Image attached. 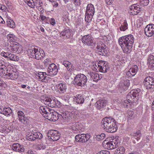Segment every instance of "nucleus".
<instances>
[{"mask_svg":"<svg viewBox=\"0 0 154 154\" xmlns=\"http://www.w3.org/2000/svg\"><path fill=\"white\" fill-rule=\"evenodd\" d=\"M71 107L67 105L62 106L59 109V113L51 109L48 114L46 115V118L51 121L55 122L60 117L62 118L65 122H70L71 119L76 118L75 112L70 109Z\"/></svg>","mask_w":154,"mask_h":154,"instance_id":"f257e3e1","label":"nucleus"},{"mask_svg":"<svg viewBox=\"0 0 154 154\" xmlns=\"http://www.w3.org/2000/svg\"><path fill=\"white\" fill-rule=\"evenodd\" d=\"M134 38L133 35L129 34L119 38L118 43L123 52L130 53L132 49Z\"/></svg>","mask_w":154,"mask_h":154,"instance_id":"f03ea898","label":"nucleus"},{"mask_svg":"<svg viewBox=\"0 0 154 154\" xmlns=\"http://www.w3.org/2000/svg\"><path fill=\"white\" fill-rule=\"evenodd\" d=\"M116 120L111 117H105L101 121V125L103 129L106 132L113 133L118 129Z\"/></svg>","mask_w":154,"mask_h":154,"instance_id":"7ed1b4c3","label":"nucleus"},{"mask_svg":"<svg viewBox=\"0 0 154 154\" xmlns=\"http://www.w3.org/2000/svg\"><path fill=\"white\" fill-rule=\"evenodd\" d=\"M27 51L30 57L37 60L41 59L45 56V54L43 50L39 49L38 50L34 47L29 48Z\"/></svg>","mask_w":154,"mask_h":154,"instance_id":"20e7f679","label":"nucleus"},{"mask_svg":"<svg viewBox=\"0 0 154 154\" xmlns=\"http://www.w3.org/2000/svg\"><path fill=\"white\" fill-rule=\"evenodd\" d=\"M87 79L83 74H79L76 75L74 78L73 83L76 87L84 86L86 85Z\"/></svg>","mask_w":154,"mask_h":154,"instance_id":"39448f33","label":"nucleus"},{"mask_svg":"<svg viewBox=\"0 0 154 154\" xmlns=\"http://www.w3.org/2000/svg\"><path fill=\"white\" fill-rule=\"evenodd\" d=\"M94 70L97 72L106 73L109 71V68L107 62L103 60H100L93 65Z\"/></svg>","mask_w":154,"mask_h":154,"instance_id":"423d86ee","label":"nucleus"},{"mask_svg":"<svg viewBox=\"0 0 154 154\" xmlns=\"http://www.w3.org/2000/svg\"><path fill=\"white\" fill-rule=\"evenodd\" d=\"M94 5L91 4H88L87 7L85 14V19L88 23L90 22L92 20L94 13Z\"/></svg>","mask_w":154,"mask_h":154,"instance_id":"0eeeda50","label":"nucleus"},{"mask_svg":"<svg viewBox=\"0 0 154 154\" xmlns=\"http://www.w3.org/2000/svg\"><path fill=\"white\" fill-rule=\"evenodd\" d=\"M82 41L85 45L94 47L95 46L96 42L94 38L89 34L83 36L82 38Z\"/></svg>","mask_w":154,"mask_h":154,"instance_id":"6e6552de","label":"nucleus"},{"mask_svg":"<svg viewBox=\"0 0 154 154\" xmlns=\"http://www.w3.org/2000/svg\"><path fill=\"white\" fill-rule=\"evenodd\" d=\"M31 134L26 136L27 140L30 141H34L36 139H41L43 136L41 133L37 131V130L33 128L31 131Z\"/></svg>","mask_w":154,"mask_h":154,"instance_id":"1a4fd4ad","label":"nucleus"},{"mask_svg":"<svg viewBox=\"0 0 154 154\" xmlns=\"http://www.w3.org/2000/svg\"><path fill=\"white\" fill-rule=\"evenodd\" d=\"M144 83L147 90H154V78L150 76H147L144 79Z\"/></svg>","mask_w":154,"mask_h":154,"instance_id":"9d476101","label":"nucleus"},{"mask_svg":"<svg viewBox=\"0 0 154 154\" xmlns=\"http://www.w3.org/2000/svg\"><path fill=\"white\" fill-rule=\"evenodd\" d=\"M91 137L90 134H77L75 136L76 141L82 143H85L87 142Z\"/></svg>","mask_w":154,"mask_h":154,"instance_id":"9b49d317","label":"nucleus"},{"mask_svg":"<svg viewBox=\"0 0 154 154\" xmlns=\"http://www.w3.org/2000/svg\"><path fill=\"white\" fill-rule=\"evenodd\" d=\"M17 115L20 122L25 125L29 124L31 119L30 117H26L23 112L20 110L18 111Z\"/></svg>","mask_w":154,"mask_h":154,"instance_id":"f8f14e48","label":"nucleus"},{"mask_svg":"<svg viewBox=\"0 0 154 154\" xmlns=\"http://www.w3.org/2000/svg\"><path fill=\"white\" fill-rule=\"evenodd\" d=\"M129 85L130 82L129 80L126 79L124 77L122 78L119 84V91L120 92H122V91H125L127 90L128 89Z\"/></svg>","mask_w":154,"mask_h":154,"instance_id":"ddd939ff","label":"nucleus"},{"mask_svg":"<svg viewBox=\"0 0 154 154\" xmlns=\"http://www.w3.org/2000/svg\"><path fill=\"white\" fill-rule=\"evenodd\" d=\"M60 134L57 130H51L48 133V136L49 139L51 138L53 141H57L59 139Z\"/></svg>","mask_w":154,"mask_h":154,"instance_id":"4468645a","label":"nucleus"},{"mask_svg":"<svg viewBox=\"0 0 154 154\" xmlns=\"http://www.w3.org/2000/svg\"><path fill=\"white\" fill-rule=\"evenodd\" d=\"M104 44H102L100 42L97 43L96 49L97 53L102 56H105L106 55L107 50L104 48Z\"/></svg>","mask_w":154,"mask_h":154,"instance_id":"2eb2a0df","label":"nucleus"},{"mask_svg":"<svg viewBox=\"0 0 154 154\" xmlns=\"http://www.w3.org/2000/svg\"><path fill=\"white\" fill-rule=\"evenodd\" d=\"M119 144V142L115 138L112 139V141L107 142L104 147L108 149H112L116 147Z\"/></svg>","mask_w":154,"mask_h":154,"instance_id":"dca6fc26","label":"nucleus"},{"mask_svg":"<svg viewBox=\"0 0 154 154\" xmlns=\"http://www.w3.org/2000/svg\"><path fill=\"white\" fill-rule=\"evenodd\" d=\"M145 34L146 36L150 37L154 34V24H149L147 25L144 29Z\"/></svg>","mask_w":154,"mask_h":154,"instance_id":"f3484780","label":"nucleus"},{"mask_svg":"<svg viewBox=\"0 0 154 154\" xmlns=\"http://www.w3.org/2000/svg\"><path fill=\"white\" fill-rule=\"evenodd\" d=\"M129 12L132 15H136L141 10V7L137 4H133L130 6Z\"/></svg>","mask_w":154,"mask_h":154,"instance_id":"a211bd4d","label":"nucleus"},{"mask_svg":"<svg viewBox=\"0 0 154 154\" xmlns=\"http://www.w3.org/2000/svg\"><path fill=\"white\" fill-rule=\"evenodd\" d=\"M58 69L57 66L54 63H52L48 66L47 71L51 76L56 75L58 72Z\"/></svg>","mask_w":154,"mask_h":154,"instance_id":"6ab92c4d","label":"nucleus"},{"mask_svg":"<svg viewBox=\"0 0 154 154\" xmlns=\"http://www.w3.org/2000/svg\"><path fill=\"white\" fill-rule=\"evenodd\" d=\"M37 78L39 81L44 82H47L49 79V78L47 76L45 72H38L36 73Z\"/></svg>","mask_w":154,"mask_h":154,"instance_id":"aec40b11","label":"nucleus"},{"mask_svg":"<svg viewBox=\"0 0 154 154\" xmlns=\"http://www.w3.org/2000/svg\"><path fill=\"white\" fill-rule=\"evenodd\" d=\"M0 113L8 116L12 113V111L10 107H6L5 106H0Z\"/></svg>","mask_w":154,"mask_h":154,"instance_id":"412c9836","label":"nucleus"},{"mask_svg":"<svg viewBox=\"0 0 154 154\" xmlns=\"http://www.w3.org/2000/svg\"><path fill=\"white\" fill-rule=\"evenodd\" d=\"M71 127L72 131L75 133H80L81 131L82 125L78 122L72 123Z\"/></svg>","mask_w":154,"mask_h":154,"instance_id":"4be33fe9","label":"nucleus"},{"mask_svg":"<svg viewBox=\"0 0 154 154\" xmlns=\"http://www.w3.org/2000/svg\"><path fill=\"white\" fill-rule=\"evenodd\" d=\"M107 103V101L102 98L97 101L95 104L97 108L100 110H102V109L105 107Z\"/></svg>","mask_w":154,"mask_h":154,"instance_id":"5701e85b","label":"nucleus"},{"mask_svg":"<svg viewBox=\"0 0 154 154\" xmlns=\"http://www.w3.org/2000/svg\"><path fill=\"white\" fill-rule=\"evenodd\" d=\"M143 91H141L140 89L138 88L131 90L127 96H141L143 95Z\"/></svg>","mask_w":154,"mask_h":154,"instance_id":"b1692460","label":"nucleus"},{"mask_svg":"<svg viewBox=\"0 0 154 154\" xmlns=\"http://www.w3.org/2000/svg\"><path fill=\"white\" fill-rule=\"evenodd\" d=\"M51 109L45 106H41L39 108V111L43 116L46 118V115L48 114Z\"/></svg>","mask_w":154,"mask_h":154,"instance_id":"393cba45","label":"nucleus"},{"mask_svg":"<svg viewBox=\"0 0 154 154\" xmlns=\"http://www.w3.org/2000/svg\"><path fill=\"white\" fill-rule=\"evenodd\" d=\"M57 91L60 93L65 92L66 89V86L65 83H61L57 84L56 85Z\"/></svg>","mask_w":154,"mask_h":154,"instance_id":"a878e982","label":"nucleus"},{"mask_svg":"<svg viewBox=\"0 0 154 154\" xmlns=\"http://www.w3.org/2000/svg\"><path fill=\"white\" fill-rule=\"evenodd\" d=\"M138 66L137 65L133 66L126 73V75L128 77H131L134 76L137 72Z\"/></svg>","mask_w":154,"mask_h":154,"instance_id":"bb28decb","label":"nucleus"},{"mask_svg":"<svg viewBox=\"0 0 154 154\" xmlns=\"http://www.w3.org/2000/svg\"><path fill=\"white\" fill-rule=\"evenodd\" d=\"M147 64L150 69H154V56L150 54L148 57Z\"/></svg>","mask_w":154,"mask_h":154,"instance_id":"cd10ccee","label":"nucleus"},{"mask_svg":"<svg viewBox=\"0 0 154 154\" xmlns=\"http://www.w3.org/2000/svg\"><path fill=\"white\" fill-rule=\"evenodd\" d=\"M130 97L132 99L131 100L129 99H126V100H125L124 102H123V104L125 108H128V105H129V104L132 102L133 103H136L138 100L137 98H136L137 97Z\"/></svg>","mask_w":154,"mask_h":154,"instance_id":"c85d7f7f","label":"nucleus"},{"mask_svg":"<svg viewBox=\"0 0 154 154\" xmlns=\"http://www.w3.org/2000/svg\"><path fill=\"white\" fill-rule=\"evenodd\" d=\"M88 75L90 76L91 80L95 82L97 81L101 78V76H100L98 74L95 72H89Z\"/></svg>","mask_w":154,"mask_h":154,"instance_id":"c756f323","label":"nucleus"},{"mask_svg":"<svg viewBox=\"0 0 154 154\" xmlns=\"http://www.w3.org/2000/svg\"><path fill=\"white\" fill-rule=\"evenodd\" d=\"M71 31L70 29H64L61 32L60 36L63 37V38L66 39L69 38L71 35Z\"/></svg>","mask_w":154,"mask_h":154,"instance_id":"7c9ffc66","label":"nucleus"},{"mask_svg":"<svg viewBox=\"0 0 154 154\" xmlns=\"http://www.w3.org/2000/svg\"><path fill=\"white\" fill-rule=\"evenodd\" d=\"M5 76L9 79L15 80L17 79L18 77V73L17 72L12 71L9 73L6 74Z\"/></svg>","mask_w":154,"mask_h":154,"instance_id":"2f4dec72","label":"nucleus"},{"mask_svg":"<svg viewBox=\"0 0 154 154\" xmlns=\"http://www.w3.org/2000/svg\"><path fill=\"white\" fill-rule=\"evenodd\" d=\"M45 104L48 105L49 106L51 107H55V98L51 100L50 98H48L49 97H45Z\"/></svg>","mask_w":154,"mask_h":154,"instance_id":"473e14b6","label":"nucleus"},{"mask_svg":"<svg viewBox=\"0 0 154 154\" xmlns=\"http://www.w3.org/2000/svg\"><path fill=\"white\" fill-rule=\"evenodd\" d=\"M62 64L66 68L68 71H72L74 69V66L72 64L67 60H64L62 62Z\"/></svg>","mask_w":154,"mask_h":154,"instance_id":"72a5a7b5","label":"nucleus"},{"mask_svg":"<svg viewBox=\"0 0 154 154\" xmlns=\"http://www.w3.org/2000/svg\"><path fill=\"white\" fill-rule=\"evenodd\" d=\"M131 135L132 138L138 140L140 139L142 135L140 130H138L135 133H131Z\"/></svg>","mask_w":154,"mask_h":154,"instance_id":"f704fd0d","label":"nucleus"},{"mask_svg":"<svg viewBox=\"0 0 154 154\" xmlns=\"http://www.w3.org/2000/svg\"><path fill=\"white\" fill-rule=\"evenodd\" d=\"M18 45L15 44L12 45V46H10L9 48H8V50L9 51L11 52L16 53L18 51L19 49V47Z\"/></svg>","mask_w":154,"mask_h":154,"instance_id":"c9c22d12","label":"nucleus"},{"mask_svg":"<svg viewBox=\"0 0 154 154\" xmlns=\"http://www.w3.org/2000/svg\"><path fill=\"white\" fill-rule=\"evenodd\" d=\"M11 131V128H7L5 126L1 125L0 126V131L2 133H8Z\"/></svg>","mask_w":154,"mask_h":154,"instance_id":"e433bc0d","label":"nucleus"},{"mask_svg":"<svg viewBox=\"0 0 154 154\" xmlns=\"http://www.w3.org/2000/svg\"><path fill=\"white\" fill-rule=\"evenodd\" d=\"M125 151V149L124 147L120 146L116 150L114 154H124Z\"/></svg>","mask_w":154,"mask_h":154,"instance_id":"4c0bfd02","label":"nucleus"},{"mask_svg":"<svg viewBox=\"0 0 154 154\" xmlns=\"http://www.w3.org/2000/svg\"><path fill=\"white\" fill-rule=\"evenodd\" d=\"M74 101L77 104H82L83 103L84 99L83 97H74Z\"/></svg>","mask_w":154,"mask_h":154,"instance_id":"58836bf2","label":"nucleus"},{"mask_svg":"<svg viewBox=\"0 0 154 154\" xmlns=\"http://www.w3.org/2000/svg\"><path fill=\"white\" fill-rule=\"evenodd\" d=\"M7 38L12 42H15L17 40V38L12 34H9L7 35Z\"/></svg>","mask_w":154,"mask_h":154,"instance_id":"ea45409f","label":"nucleus"},{"mask_svg":"<svg viewBox=\"0 0 154 154\" xmlns=\"http://www.w3.org/2000/svg\"><path fill=\"white\" fill-rule=\"evenodd\" d=\"M128 26L127 20H125L123 24L120 27V30L121 31H125L128 28Z\"/></svg>","mask_w":154,"mask_h":154,"instance_id":"a19ab883","label":"nucleus"},{"mask_svg":"<svg viewBox=\"0 0 154 154\" xmlns=\"http://www.w3.org/2000/svg\"><path fill=\"white\" fill-rule=\"evenodd\" d=\"M106 137V135L104 133H102L100 135H95L94 136V139L97 140H103Z\"/></svg>","mask_w":154,"mask_h":154,"instance_id":"79ce46f5","label":"nucleus"},{"mask_svg":"<svg viewBox=\"0 0 154 154\" xmlns=\"http://www.w3.org/2000/svg\"><path fill=\"white\" fill-rule=\"evenodd\" d=\"M8 58H9L10 60L14 61H17L19 60L18 57L16 55L11 53H10Z\"/></svg>","mask_w":154,"mask_h":154,"instance_id":"37998d69","label":"nucleus"},{"mask_svg":"<svg viewBox=\"0 0 154 154\" xmlns=\"http://www.w3.org/2000/svg\"><path fill=\"white\" fill-rule=\"evenodd\" d=\"M7 25L8 26L11 28H14L15 27V23L14 21L11 20H8L7 21Z\"/></svg>","mask_w":154,"mask_h":154,"instance_id":"c03bdc74","label":"nucleus"},{"mask_svg":"<svg viewBox=\"0 0 154 154\" xmlns=\"http://www.w3.org/2000/svg\"><path fill=\"white\" fill-rule=\"evenodd\" d=\"M25 2L27 3V5L29 6L32 8H34L35 4L34 3L33 0H29L25 1Z\"/></svg>","mask_w":154,"mask_h":154,"instance_id":"a18cd8bd","label":"nucleus"},{"mask_svg":"<svg viewBox=\"0 0 154 154\" xmlns=\"http://www.w3.org/2000/svg\"><path fill=\"white\" fill-rule=\"evenodd\" d=\"M44 63L45 65L46 66H49L51 65V64H52L51 59L50 58H47L45 59L44 61Z\"/></svg>","mask_w":154,"mask_h":154,"instance_id":"49530a36","label":"nucleus"},{"mask_svg":"<svg viewBox=\"0 0 154 154\" xmlns=\"http://www.w3.org/2000/svg\"><path fill=\"white\" fill-rule=\"evenodd\" d=\"M76 30L79 32H81L84 30V29L82 26L80 24H78L76 26Z\"/></svg>","mask_w":154,"mask_h":154,"instance_id":"de8ad7c7","label":"nucleus"},{"mask_svg":"<svg viewBox=\"0 0 154 154\" xmlns=\"http://www.w3.org/2000/svg\"><path fill=\"white\" fill-rule=\"evenodd\" d=\"M127 114L129 118L131 119H133L134 118L133 116L134 114V111L128 110L127 111Z\"/></svg>","mask_w":154,"mask_h":154,"instance_id":"09e8293b","label":"nucleus"},{"mask_svg":"<svg viewBox=\"0 0 154 154\" xmlns=\"http://www.w3.org/2000/svg\"><path fill=\"white\" fill-rule=\"evenodd\" d=\"M149 0H140V3L141 5L143 6H147L149 3Z\"/></svg>","mask_w":154,"mask_h":154,"instance_id":"8fccbe9b","label":"nucleus"},{"mask_svg":"<svg viewBox=\"0 0 154 154\" xmlns=\"http://www.w3.org/2000/svg\"><path fill=\"white\" fill-rule=\"evenodd\" d=\"M19 144L18 143H14L12 145L11 148L14 151L17 152L18 150L17 148L19 146Z\"/></svg>","mask_w":154,"mask_h":154,"instance_id":"3c124183","label":"nucleus"},{"mask_svg":"<svg viewBox=\"0 0 154 154\" xmlns=\"http://www.w3.org/2000/svg\"><path fill=\"white\" fill-rule=\"evenodd\" d=\"M19 147L17 148L18 150L17 152H23L24 151V146L23 145H21L20 144L19 145Z\"/></svg>","mask_w":154,"mask_h":154,"instance_id":"603ef678","label":"nucleus"},{"mask_svg":"<svg viewBox=\"0 0 154 154\" xmlns=\"http://www.w3.org/2000/svg\"><path fill=\"white\" fill-rule=\"evenodd\" d=\"M34 3L35 4V5L38 7L40 6L43 4L41 0H35Z\"/></svg>","mask_w":154,"mask_h":154,"instance_id":"864d4df0","label":"nucleus"},{"mask_svg":"<svg viewBox=\"0 0 154 154\" xmlns=\"http://www.w3.org/2000/svg\"><path fill=\"white\" fill-rule=\"evenodd\" d=\"M5 63L2 60H0V68L2 69H6Z\"/></svg>","mask_w":154,"mask_h":154,"instance_id":"5fc2aeb1","label":"nucleus"},{"mask_svg":"<svg viewBox=\"0 0 154 154\" xmlns=\"http://www.w3.org/2000/svg\"><path fill=\"white\" fill-rule=\"evenodd\" d=\"M10 53L9 52H5L3 51L1 53V55L2 56L4 57H5L8 58Z\"/></svg>","mask_w":154,"mask_h":154,"instance_id":"6e6d98bb","label":"nucleus"},{"mask_svg":"<svg viewBox=\"0 0 154 154\" xmlns=\"http://www.w3.org/2000/svg\"><path fill=\"white\" fill-rule=\"evenodd\" d=\"M37 148L39 150L44 149L46 148V146L42 143L38 144L37 145Z\"/></svg>","mask_w":154,"mask_h":154,"instance_id":"4d7b16f0","label":"nucleus"},{"mask_svg":"<svg viewBox=\"0 0 154 154\" xmlns=\"http://www.w3.org/2000/svg\"><path fill=\"white\" fill-rule=\"evenodd\" d=\"M70 97H61L63 102H69V99Z\"/></svg>","mask_w":154,"mask_h":154,"instance_id":"13d9d810","label":"nucleus"},{"mask_svg":"<svg viewBox=\"0 0 154 154\" xmlns=\"http://www.w3.org/2000/svg\"><path fill=\"white\" fill-rule=\"evenodd\" d=\"M66 12L64 11L62 12L61 14V16L63 18V21H66L67 19V17L66 16Z\"/></svg>","mask_w":154,"mask_h":154,"instance_id":"bf43d9fd","label":"nucleus"},{"mask_svg":"<svg viewBox=\"0 0 154 154\" xmlns=\"http://www.w3.org/2000/svg\"><path fill=\"white\" fill-rule=\"evenodd\" d=\"M75 6H78L80 4V0H72Z\"/></svg>","mask_w":154,"mask_h":154,"instance_id":"052dcab7","label":"nucleus"},{"mask_svg":"<svg viewBox=\"0 0 154 154\" xmlns=\"http://www.w3.org/2000/svg\"><path fill=\"white\" fill-rule=\"evenodd\" d=\"M61 103L60 101H59L58 100L55 99V107H60L61 106Z\"/></svg>","mask_w":154,"mask_h":154,"instance_id":"680f3d73","label":"nucleus"},{"mask_svg":"<svg viewBox=\"0 0 154 154\" xmlns=\"http://www.w3.org/2000/svg\"><path fill=\"white\" fill-rule=\"evenodd\" d=\"M50 24L52 26H54L56 23L55 20L54 18H51L50 20Z\"/></svg>","mask_w":154,"mask_h":154,"instance_id":"e2e57ef3","label":"nucleus"},{"mask_svg":"<svg viewBox=\"0 0 154 154\" xmlns=\"http://www.w3.org/2000/svg\"><path fill=\"white\" fill-rule=\"evenodd\" d=\"M97 154H110V153L109 151L102 150L98 152Z\"/></svg>","mask_w":154,"mask_h":154,"instance_id":"0e129e2a","label":"nucleus"},{"mask_svg":"<svg viewBox=\"0 0 154 154\" xmlns=\"http://www.w3.org/2000/svg\"><path fill=\"white\" fill-rule=\"evenodd\" d=\"M83 92L82 91H76L75 94H76L75 95V96H83Z\"/></svg>","mask_w":154,"mask_h":154,"instance_id":"69168bd1","label":"nucleus"},{"mask_svg":"<svg viewBox=\"0 0 154 154\" xmlns=\"http://www.w3.org/2000/svg\"><path fill=\"white\" fill-rule=\"evenodd\" d=\"M27 89L31 91H32L34 90L35 88L33 86H32L31 85H28L26 86Z\"/></svg>","mask_w":154,"mask_h":154,"instance_id":"338daca9","label":"nucleus"},{"mask_svg":"<svg viewBox=\"0 0 154 154\" xmlns=\"http://www.w3.org/2000/svg\"><path fill=\"white\" fill-rule=\"evenodd\" d=\"M6 90H4L2 91H0V95L6 96Z\"/></svg>","mask_w":154,"mask_h":154,"instance_id":"774afa93","label":"nucleus"}]
</instances>
